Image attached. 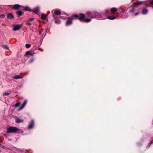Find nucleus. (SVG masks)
I'll return each instance as SVG.
<instances>
[{"label": "nucleus", "instance_id": "nucleus-1", "mask_svg": "<svg viewBox=\"0 0 153 153\" xmlns=\"http://www.w3.org/2000/svg\"><path fill=\"white\" fill-rule=\"evenodd\" d=\"M87 14L88 17H90L92 18H96L100 20L102 19V18L101 16V14L97 12L88 11L87 12Z\"/></svg>", "mask_w": 153, "mask_h": 153}, {"label": "nucleus", "instance_id": "nucleus-2", "mask_svg": "<svg viewBox=\"0 0 153 153\" xmlns=\"http://www.w3.org/2000/svg\"><path fill=\"white\" fill-rule=\"evenodd\" d=\"M107 10L102 11L101 13V16L102 18L101 20L108 19L110 20H113L116 19V17L114 16H108V14L107 13Z\"/></svg>", "mask_w": 153, "mask_h": 153}, {"label": "nucleus", "instance_id": "nucleus-3", "mask_svg": "<svg viewBox=\"0 0 153 153\" xmlns=\"http://www.w3.org/2000/svg\"><path fill=\"white\" fill-rule=\"evenodd\" d=\"M19 130L18 128L15 127H10L7 129V133L16 132Z\"/></svg>", "mask_w": 153, "mask_h": 153}, {"label": "nucleus", "instance_id": "nucleus-4", "mask_svg": "<svg viewBox=\"0 0 153 153\" xmlns=\"http://www.w3.org/2000/svg\"><path fill=\"white\" fill-rule=\"evenodd\" d=\"M22 26L21 24L17 25H13V31H16L19 30Z\"/></svg>", "mask_w": 153, "mask_h": 153}, {"label": "nucleus", "instance_id": "nucleus-5", "mask_svg": "<svg viewBox=\"0 0 153 153\" xmlns=\"http://www.w3.org/2000/svg\"><path fill=\"white\" fill-rule=\"evenodd\" d=\"M53 11L52 12V13L53 14V17L54 18L55 20V22L56 24H59L60 23V22L59 18L57 17H55V15L53 14Z\"/></svg>", "mask_w": 153, "mask_h": 153}, {"label": "nucleus", "instance_id": "nucleus-6", "mask_svg": "<svg viewBox=\"0 0 153 153\" xmlns=\"http://www.w3.org/2000/svg\"><path fill=\"white\" fill-rule=\"evenodd\" d=\"M40 7L39 6H37L36 7L31 9V11L33 12L36 14L39 13Z\"/></svg>", "mask_w": 153, "mask_h": 153}, {"label": "nucleus", "instance_id": "nucleus-7", "mask_svg": "<svg viewBox=\"0 0 153 153\" xmlns=\"http://www.w3.org/2000/svg\"><path fill=\"white\" fill-rule=\"evenodd\" d=\"M36 53H35L33 51H27L25 53V56H28L29 55L32 56L34 54Z\"/></svg>", "mask_w": 153, "mask_h": 153}, {"label": "nucleus", "instance_id": "nucleus-8", "mask_svg": "<svg viewBox=\"0 0 153 153\" xmlns=\"http://www.w3.org/2000/svg\"><path fill=\"white\" fill-rule=\"evenodd\" d=\"M34 122L33 120H32L29 125H28L27 128L28 129H30L32 128L34 126Z\"/></svg>", "mask_w": 153, "mask_h": 153}, {"label": "nucleus", "instance_id": "nucleus-9", "mask_svg": "<svg viewBox=\"0 0 153 153\" xmlns=\"http://www.w3.org/2000/svg\"><path fill=\"white\" fill-rule=\"evenodd\" d=\"M72 19L70 18H68L66 21L65 25L66 26H68L71 25L72 23Z\"/></svg>", "mask_w": 153, "mask_h": 153}, {"label": "nucleus", "instance_id": "nucleus-10", "mask_svg": "<svg viewBox=\"0 0 153 153\" xmlns=\"http://www.w3.org/2000/svg\"><path fill=\"white\" fill-rule=\"evenodd\" d=\"M79 19L81 21H83L84 20V19H85V15L82 13L80 14H79Z\"/></svg>", "mask_w": 153, "mask_h": 153}, {"label": "nucleus", "instance_id": "nucleus-11", "mask_svg": "<svg viewBox=\"0 0 153 153\" xmlns=\"http://www.w3.org/2000/svg\"><path fill=\"white\" fill-rule=\"evenodd\" d=\"M22 10H24L25 11H30L31 9H30V7L28 6H22Z\"/></svg>", "mask_w": 153, "mask_h": 153}, {"label": "nucleus", "instance_id": "nucleus-12", "mask_svg": "<svg viewBox=\"0 0 153 153\" xmlns=\"http://www.w3.org/2000/svg\"><path fill=\"white\" fill-rule=\"evenodd\" d=\"M27 103V101L25 100L24 101V102L23 103L22 106L19 108V110H22L26 106Z\"/></svg>", "mask_w": 153, "mask_h": 153}, {"label": "nucleus", "instance_id": "nucleus-13", "mask_svg": "<svg viewBox=\"0 0 153 153\" xmlns=\"http://www.w3.org/2000/svg\"><path fill=\"white\" fill-rule=\"evenodd\" d=\"M148 12V10L145 8H143L142 10V13L143 15L146 14Z\"/></svg>", "mask_w": 153, "mask_h": 153}, {"label": "nucleus", "instance_id": "nucleus-14", "mask_svg": "<svg viewBox=\"0 0 153 153\" xmlns=\"http://www.w3.org/2000/svg\"><path fill=\"white\" fill-rule=\"evenodd\" d=\"M22 6L18 4H15L14 5L13 8L15 10H18L20 7L22 8Z\"/></svg>", "mask_w": 153, "mask_h": 153}, {"label": "nucleus", "instance_id": "nucleus-15", "mask_svg": "<svg viewBox=\"0 0 153 153\" xmlns=\"http://www.w3.org/2000/svg\"><path fill=\"white\" fill-rule=\"evenodd\" d=\"M7 17L8 19H11L13 18V16L11 13H9L7 14Z\"/></svg>", "mask_w": 153, "mask_h": 153}, {"label": "nucleus", "instance_id": "nucleus-16", "mask_svg": "<svg viewBox=\"0 0 153 153\" xmlns=\"http://www.w3.org/2000/svg\"><path fill=\"white\" fill-rule=\"evenodd\" d=\"M23 77L20 76L19 75H16L14 76L13 77V78L14 79H19L22 78Z\"/></svg>", "mask_w": 153, "mask_h": 153}, {"label": "nucleus", "instance_id": "nucleus-17", "mask_svg": "<svg viewBox=\"0 0 153 153\" xmlns=\"http://www.w3.org/2000/svg\"><path fill=\"white\" fill-rule=\"evenodd\" d=\"M54 13L55 15H60L61 14V12L59 10H54Z\"/></svg>", "mask_w": 153, "mask_h": 153}, {"label": "nucleus", "instance_id": "nucleus-18", "mask_svg": "<svg viewBox=\"0 0 153 153\" xmlns=\"http://www.w3.org/2000/svg\"><path fill=\"white\" fill-rule=\"evenodd\" d=\"M23 121V120L19 118H17V119H16V122L18 123L22 122Z\"/></svg>", "mask_w": 153, "mask_h": 153}, {"label": "nucleus", "instance_id": "nucleus-19", "mask_svg": "<svg viewBox=\"0 0 153 153\" xmlns=\"http://www.w3.org/2000/svg\"><path fill=\"white\" fill-rule=\"evenodd\" d=\"M41 18L44 20H45L46 19V15L44 13H42L41 15Z\"/></svg>", "mask_w": 153, "mask_h": 153}, {"label": "nucleus", "instance_id": "nucleus-20", "mask_svg": "<svg viewBox=\"0 0 153 153\" xmlns=\"http://www.w3.org/2000/svg\"><path fill=\"white\" fill-rule=\"evenodd\" d=\"M145 3V1H137L136 3L138 5H140L144 4Z\"/></svg>", "mask_w": 153, "mask_h": 153}, {"label": "nucleus", "instance_id": "nucleus-21", "mask_svg": "<svg viewBox=\"0 0 153 153\" xmlns=\"http://www.w3.org/2000/svg\"><path fill=\"white\" fill-rule=\"evenodd\" d=\"M91 20V19L90 18H85L83 21L86 22H90Z\"/></svg>", "mask_w": 153, "mask_h": 153}, {"label": "nucleus", "instance_id": "nucleus-22", "mask_svg": "<svg viewBox=\"0 0 153 153\" xmlns=\"http://www.w3.org/2000/svg\"><path fill=\"white\" fill-rule=\"evenodd\" d=\"M129 9V12H131V13H133L135 10V9L134 7H130Z\"/></svg>", "mask_w": 153, "mask_h": 153}, {"label": "nucleus", "instance_id": "nucleus-23", "mask_svg": "<svg viewBox=\"0 0 153 153\" xmlns=\"http://www.w3.org/2000/svg\"><path fill=\"white\" fill-rule=\"evenodd\" d=\"M16 13L18 16H20L22 15V13L21 11L19 10Z\"/></svg>", "mask_w": 153, "mask_h": 153}, {"label": "nucleus", "instance_id": "nucleus-24", "mask_svg": "<svg viewBox=\"0 0 153 153\" xmlns=\"http://www.w3.org/2000/svg\"><path fill=\"white\" fill-rule=\"evenodd\" d=\"M111 11L112 12H116L117 10V9L115 7H113L111 9Z\"/></svg>", "mask_w": 153, "mask_h": 153}, {"label": "nucleus", "instance_id": "nucleus-25", "mask_svg": "<svg viewBox=\"0 0 153 153\" xmlns=\"http://www.w3.org/2000/svg\"><path fill=\"white\" fill-rule=\"evenodd\" d=\"M20 104V102H19L16 103L15 105V107H18L19 106Z\"/></svg>", "mask_w": 153, "mask_h": 153}, {"label": "nucleus", "instance_id": "nucleus-26", "mask_svg": "<svg viewBox=\"0 0 153 153\" xmlns=\"http://www.w3.org/2000/svg\"><path fill=\"white\" fill-rule=\"evenodd\" d=\"M2 46L4 48L8 50L9 49L8 47L6 45H2Z\"/></svg>", "mask_w": 153, "mask_h": 153}, {"label": "nucleus", "instance_id": "nucleus-27", "mask_svg": "<svg viewBox=\"0 0 153 153\" xmlns=\"http://www.w3.org/2000/svg\"><path fill=\"white\" fill-rule=\"evenodd\" d=\"M9 94V93L5 92L3 94V96H6L8 95Z\"/></svg>", "mask_w": 153, "mask_h": 153}, {"label": "nucleus", "instance_id": "nucleus-28", "mask_svg": "<svg viewBox=\"0 0 153 153\" xmlns=\"http://www.w3.org/2000/svg\"><path fill=\"white\" fill-rule=\"evenodd\" d=\"M31 46V45L30 44H26L25 45V47L27 48H29Z\"/></svg>", "mask_w": 153, "mask_h": 153}, {"label": "nucleus", "instance_id": "nucleus-29", "mask_svg": "<svg viewBox=\"0 0 153 153\" xmlns=\"http://www.w3.org/2000/svg\"><path fill=\"white\" fill-rule=\"evenodd\" d=\"M5 17V15L4 14H2L0 15V18H4Z\"/></svg>", "mask_w": 153, "mask_h": 153}, {"label": "nucleus", "instance_id": "nucleus-30", "mask_svg": "<svg viewBox=\"0 0 153 153\" xmlns=\"http://www.w3.org/2000/svg\"><path fill=\"white\" fill-rule=\"evenodd\" d=\"M34 61V59H31L29 61V63H32Z\"/></svg>", "mask_w": 153, "mask_h": 153}, {"label": "nucleus", "instance_id": "nucleus-31", "mask_svg": "<svg viewBox=\"0 0 153 153\" xmlns=\"http://www.w3.org/2000/svg\"><path fill=\"white\" fill-rule=\"evenodd\" d=\"M149 2L152 5H153V0H150Z\"/></svg>", "mask_w": 153, "mask_h": 153}, {"label": "nucleus", "instance_id": "nucleus-32", "mask_svg": "<svg viewBox=\"0 0 153 153\" xmlns=\"http://www.w3.org/2000/svg\"><path fill=\"white\" fill-rule=\"evenodd\" d=\"M153 143V142L151 141L148 145V148H149L150 145Z\"/></svg>", "mask_w": 153, "mask_h": 153}, {"label": "nucleus", "instance_id": "nucleus-33", "mask_svg": "<svg viewBox=\"0 0 153 153\" xmlns=\"http://www.w3.org/2000/svg\"><path fill=\"white\" fill-rule=\"evenodd\" d=\"M74 16L75 17H76V18H78V17H79L78 15H77V14L75 15H74Z\"/></svg>", "mask_w": 153, "mask_h": 153}, {"label": "nucleus", "instance_id": "nucleus-34", "mask_svg": "<svg viewBox=\"0 0 153 153\" xmlns=\"http://www.w3.org/2000/svg\"><path fill=\"white\" fill-rule=\"evenodd\" d=\"M33 18L30 19H29V21H32L33 20Z\"/></svg>", "mask_w": 153, "mask_h": 153}, {"label": "nucleus", "instance_id": "nucleus-35", "mask_svg": "<svg viewBox=\"0 0 153 153\" xmlns=\"http://www.w3.org/2000/svg\"><path fill=\"white\" fill-rule=\"evenodd\" d=\"M60 18H62V19H65V18L64 17H63V16H61L60 17Z\"/></svg>", "mask_w": 153, "mask_h": 153}, {"label": "nucleus", "instance_id": "nucleus-36", "mask_svg": "<svg viewBox=\"0 0 153 153\" xmlns=\"http://www.w3.org/2000/svg\"><path fill=\"white\" fill-rule=\"evenodd\" d=\"M139 14V13L138 12H137V13H135V15H137V14Z\"/></svg>", "mask_w": 153, "mask_h": 153}, {"label": "nucleus", "instance_id": "nucleus-37", "mask_svg": "<svg viewBox=\"0 0 153 153\" xmlns=\"http://www.w3.org/2000/svg\"><path fill=\"white\" fill-rule=\"evenodd\" d=\"M151 7L153 9V6H152Z\"/></svg>", "mask_w": 153, "mask_h": 153}, {"label": "nucleus", "instance_id": "nucleus-38", "mask_svg": "<svg viewBox=\"0 0 153 153\" xmlns=\"http://www.w3.org/2000/svg\"><path fill=\"white\" fill-rule=\"evenodd\" d=\"M1 144L0 143V147L1 146Z\"/></svg>", "mask_w": 153, "mask_h": 153}]
</instances>
